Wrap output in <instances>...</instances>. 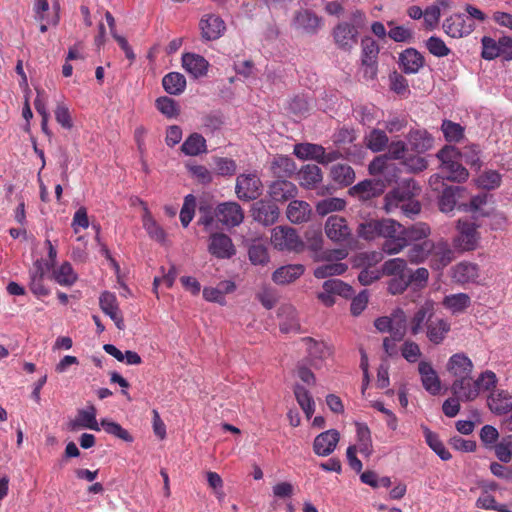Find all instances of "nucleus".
<instances>
[{
    "mask_svg": "<svg viewBox=\"0 0 512 512\" xmlns=\"http://www.w3.org/2000/svg\"><path fill=\"white\" fill-rule=\"evenodd\" d=\"M420 193V187L414 180H407L402 185L387 193L384 197V209L393 213L399 209L405 216L412 217L421 210V205L415 199Z\"/></svg>",
    "mask_w": 512,
    "mask_h": 512,
    "instance_id": "1",
    "label": "nucleus"
},
{
    "mask_svg": "<svg viewBox=\"0 0 512 512\" xmlns=\"http://www.w3.org/2000/svg\"><path fill=\"white\" fill-rule=\"evenodd\" d=\"M395 230L396 233L392 240L382 243L383 251L391 255L398 254L410 244L428 240L427 238L431 233L429 225L423 222L415 223L407 228L399 223V228Z\"/></svg>",
    "mask_w": 512,
    "mask_h": 512,
    "instance_id": "2",
    "label": "nucleus"
},
{
    "mask_svg": "<svg viewBox=\"0 0 512 512\" xmlns=\"http://www.w3.org/2000/svg\"><path fill=\"white\" fill-rule=\"evenodd\" d=\"M399 228V222L392 219H372L359 224L357 232L359 237L365 240H373L377 237H383L384 241L392 240L396 230Z\"/></svg>",
    "mask_w": 512,
    "mask_h": 512,
    "instance_id": "3",
    "label": "nucleus"
},
{
    "mask_svg": "<svg viewBox=\"0 0 512 512\" xmlns=\"http://www.w3.org/2000/svg\"><path fill=\"white\" fill-rule=\"evenodd\" d=\"M456 228L458 234L453 239L454 247L461 251L475 250L480 239L476 223L467 219H459Z\"/></svg>",
    "mask_w": 512,
    "mask_h": 512,
    "instance_id": "4",
    "label": "nucleus"
},
{
    "mask_svg": "<svg viewBox=\"0 0 512 512\" xmlns=\"http://www.w3.org/2000/svg\"><path fill=\"white\" fill-rule=\"evenodd\" d=\"M271 243L280 251H300L303 242L296 230L289 226H276L272 229Z\"/></svg>",
    "mask_w": 512,
    "mask_h": 512,
    "instance_id": "5",
    "label": "nucleus"
},
{
    "mask_svg": "<svg viewBox=\"0 0 512 512\" xmlns=\"http://www.w3.org/2000/svg\"><path fill=\"white\" fill-rule=\"evenodd\" d=\"M262 191V183L256 174H240L236 179L235 192L243 201L257 199Z\"/></svg>",
    "mask_w": 512,
    "mask_h": 512,
    "instance_id": "6",
    "label": "nucleus"
},
{
    "mask_svg": "<svg viewBox=\"0 0 512 512\" xmlns=\"http://www.w3.org/2000/svg\"><path fill=\"white\" fill-rule=\"evenodd\" d=\"M358 30L348 22L338 23L332 30L336 46L345 52H350L358 43Z\"/></svg>",
    "mask_w": 512,
    "mask_h": 512,
    "instance_id": "7",
    "label": "nucleus"
},
{
    "mask_svg": "<svg viewBox=\"0 0 512 512\" xmlns=\"http://www.w3.org/2000/svg\"><path fill=\"white\" fill-rule=\"evenodd\" d=\"M475 29V23L464 14H453L443 22L444 32L452 38L468 36Z\"/></svg>",
    "mask_w": 512,
    "mask_h": 512,
    "instance_id": "8",
    "label": "nucleus"
},
{
    "mask_svg": "<svg viewBox=\"0 0 512 512\" xmlns=\"http://www.w3.org/2000/svg\"><path fill=\"white\" fill-rule=\"evenodd\" d=\"M208 251L217 259H230L236 254L231 238L224 233H212L210 235Z\"/></svg>",
    "mask_w": 512,
    "mask_h": 512,
    "instance_id": "9",
    "label": "nucleus"
},
{
    "mask_svg": "<svg viewBox=\"0 0 512 512\" xmlns=\"http://www.w3.org/2000/svg\"><path fill=\"white\" fill-rule=\"evenodd\" d=\"M435 316V302L433 300H425V302L420 305L417 311L414 313L413 317L409 321V329L412 335L416 336L419 333L424 331V328L428 326V323Z\"/></svg>",
    "mask_w": 512,
    "mask_h": 512,
    "instance_id": "10",
    "label": "nucleus"
},
{
    "mask_svg": "<svg viewBox=\"0 0 512 512\" xmlns=\"http://www.w3.org/2000/svg\"><path fill=\"white\" fill-rule=\"evenodd\" d=\"M251 213L255 221L270 226L277 221L279 208L272 201L261 199L253 204Z\"/></svg>",
    "mask_w": 512,
    "mask_h": 512,
    "instance_id": "11",
    "label": "nucleus"
},
{
    "mask_svg": "<svg viewBox=\"0 0 512 512\" xmlns=\"http://www.w3.org/2000/svg\"><path fill=\"white\" fill-rule=\"evenodd\" d=\"M102 312L109 316L119 330L125 329V322L120 311L117 297L114 293L104 291L99 297Z\"/></svg>",
    "mask_w": 512,
    "mask_h": 512,
    "instance_id": "12",
    "label": "nucleus"
},
{
    "mask_svg": "<svg viewBox=\"0 0 512 512\" xmlns=\"http://www.w3.org/2000/svg\"><path fill=\"white\" fill-rule=\"evenodd\" d=\"M215 216L226 226L235 227L242 223L244 213L236 202H225L217 206Z\"/></svg>",
    "mask_w": 512,
    "mask_h": 512,
    "instance_id": "13",
    "label": "nucleus"
},
{
    "mask_svg": "<svg viewBox=\"0 0 512 512\" xmlns=\"http://www.w3.org/2000/svg\"><path fill=\"white\" fill-rule=\"evenodd\" d=\"M325 233L333 242L341 243L349 240L351 229L348 227L345 218L332 215L326 220Z\"/></svg>",
    "mask_w": 512,
    "mask_h": 512,
    "instance_id": "14",
    "label": "nucleus"
},
{
    "mask_svg": "<svg viewBox=\"0 0 512 512\" xmlns=\"http://www.w3.org/2000/svg\"><path fill=\"white\" fill-rule=\"evenodd\" d=\"M199 27L202 38L207 41L220 38L226 29L224 21L214 14L204 15L199 22Z\"/></svg>",
    "mask_w": 512,
    "mask_h": 512,
    "instance_id": "15",
    "label": "nucleus"
},
{
    "mask_svg": "<svg viewBox=\"0 0 512 512\" xmlns=\"http://www.w3.org/2000/svg\"><path fill=\"white\" fill-rule=\"evenodd\" d=\"M446 368L455 379H461L471 375L474 365L466 354L455 353L448 359Z\"/></svg>",
    "mask_w": 512,
    "mask_h": 512,
    "instance_id": "16",
    "label": "nucleus"
},
{
    "mask_svg": "<svg viewBox=\"0 0 512 512\" xmlns=\"http://www.w3.org/2000/svg\"><path fill=\"white\" fill-rule=\"evenodd\" d=\"M418 372L424 389L431 395H438L441 391V380L431 363L427 361L419 362Z\"/></svg>",
    "mask_w": 512,
    "mask_h": 512,
    "instance_id": "17",
    "label": "nucleus"
},
{
    "mask_svg": "<svg viewBox=\"0 0 512 512\" xmlns=\"http://www.w3.org/2000/svg\"><path fill=\"white\" fill-rule=\"evenodd\" d=\"M340 439L339 432L335 429H330L319 434L313 443V450L318 456H328L336 448Z\"/></svg>",
    "mask_w": 512,
    "mask_h": 512,
    "instance_id": "18",
    "label": "nucleus"
},
{
    "mask_svg": "<svg viewBox=\"0 0 512 512\" xmlns=\"http://www.w3.org/2000/svg\"><path fill=\"white\" fill-rule=\"evenodd\" d=\"M294 155L302 160L313 159L319 163L325 164L332 160L326 157L325 149L321 145L312 143H299L294 146Z\"/></svg>",
    "mask_w": 512,
    "mask_h": 512,
    "instance_id": "19",
    "label": "nucleus"
},
{
    "mask_svg": "<svg viewBox=\"0 0 512 512\" xmlns=\"http://www.w3.org/2000/svg\"><path fill=\"white\" fill-rule=\"evenodd\" d=\"M466 190L460 186H447L443 189L439 198V209L444 213H449L457 206L459 208L460 199L464 198Z\"/></svg>",
    "mask_w": 512,
    "mask_h": 512,
    "instance_id": "20",
    "label": "nucleus"
},
{
    "mask_svg": "<svg viewBox=\"0 0 512 512\" xmlns=\"http://www.w3.org/2000/svg\"><path fill=\"white\" fill-rule=\"evenodd\" d=\"M492 413L504 415L512 410V395L506 390H493L487 399Z\"/></svg>",
    "mask_w": 512,
    "mask_h": 512,
    "instance_id": "21",
    "label": "nucleus"
},
{
    "mask_svg": "<svg viewBox=\"0 0 512 512\" xmlns=\"http://www.w3.org/2000/svg\"><path fill=\"white\" fill-rule=\"evenodd\" d=\"M424 63L423 55L414 48H407L399 55V66L406 74L417 73Z\"/></svg>",
    "mask_w": 512,
    "mask_h": 512,
    "instance_id": "22",
    "label": "nucleus"
},
{
    "mask_svg": "<svg viewBox=\"0 0 512 512\" xmlns=\"http://www.w3.org/2000/svg\"><path fill=\"white\" fill-rule=\"evenodd\" d=\"M429 256L430 267L434 270H441L452 262L454 253L446 242L441 241L434 243V248Z\"/></svg>",
    "mask_w": 512,
    "mask_h": 512,
    "instance_id": "23",
    "label": "nucleus"
},
{
    "mask_svg": "<svg viewBox=\"0 0 512 512\" xmlns=\"http://www.w3.org/2000/svg\"><path fill=\"white\" fill-rule=\"evenodd\" d=\"M297 193V186L288 180L279 179L272 182L269 186V195L276 202L291 200Z\"/></svg>",
    "mask_w": 512,
    "mask_h": 512,
    "instance_id": "24",
    "label": "nucleus"
},
{
    "mask_svg": "<svg viewBox=\"0 0 512 512\" xmlns=\"http://www.w3.org/2000/svg\"><path fill=\"white\" fill-rule=\"evenodd\" d=\"M182 66L194 78H199L207 74L209 63L201 55L185 53L182 55Z\"/></svg>",
    "mask_w": 512,
    "mask_h": 512,
    "instance_id": "25",
    "label": "nucleus"
},
{
    "mask_svg": "<svg viewBox=\"0 0 512 512\" xmlns=\"http://www.w3.org/2000/svg\"><path fill=\"white\" fill-rule=\"evenodd\" d=\"M69 428L72 431H77L81 428L100 431L99 424L96 420L95 407L90 406L88 409L79 410L76 418L69 423Z\"/></svg>",
    "mask_w": 512,
    "mask_h": 512,
    "instance_id": "26",
    "label": "nucleus"
},
{
    "mask_svg": "<svg viewBox=\"0 0 512 512\" xmlns=\"http://www.w3.org/2000/svg\"><path fill=\"white\" fill-rule=\"evenodd\" d=\"M451 329L450 323L444 318H433L426 327V336L428 340L435 344H441Z\"/></svg>",
    "mask_w": 512,
    "mask_h": 512,
    "instance_id": "27",
    "label": "nucleus"
},
{
    "mask_svg": "<svg viewBox=\"0 0 512 512\" xmlns=\"http://www.w3.org/2000/svg\"><path fill=\"white\" fill-rule=\"evenodd\" d=\"M305 271L301 264H289L281 266L272 274V280L279 285H286L297 280Z\"/></svg>",
    "mask_w": 512,
    "mask_h": 512,
    "instance_id": "28",
    "label": "nucleus"
},
{
    "mask_svg": "<svg viewBox=\"0 0 512 512\" xmlns=\"http://www.w3.org/2000/svg\"><path fill=\"white\" fill-rule=\"evenodd\" d=\"M479 277V267L475 263L460 262L452 268V278L455 282L465 284L474 282Z\"/></svg>",
    "mask_w": 512,
    "mask_h": 512,
    "instance_id": "29",
    "label": "nucleus"
},
{
    "mask_svg": "<svg viewBox=\"0 0 512 512\" xmlns=\"http://www.w3.org/2000/svg\"><path fill=\"white\" fill-rule=\"evenodd\" d=\"M299 183L303 188L314 189L321 183L323 174L316 164H306L298 172Z\"/></svg>",
    "mask_w": 512,
    "mask_h": 512,
    "instance_id": "30",
    "label": "nucleus"
},
{
    "mask_svg": "<svg viewBox=\"0 0 512 512\" xmlns=\"http://www.w3.org/2000/svg\"><path fill=\"white\" fill-rule=\"evenodd\" d=\"M312 214L309 203L302 200H292L287 207V218L295 224L307 222Z\"/></svg>",
    "mask_w": 512,
    "mask_h": 512,
    "instance_id": "31",
    "label": "nucleus"
},
{
    "mask_svg": "<svg viewBox=\"0 0 512 512\" xmlns=\"http://www.w3.org/2000/svg\"><path fill=\"white\" fill-rule=\"evenodd\" d=\"M451 391L454 396H457L463 402L473 401L478 397V392L473 387L471 375L455 379L452 383Z\"/></svg>",
    "mask_w": 512,
    "mask_h": 512,
    "instance_id": "32",
    "label": "nucleus"
},
{
    "mask_svg": "<svg viewBox=\"0 0 512 512\" xmlns=\"http://www.w3.org/2000/svg\"><path fill=\"white\" fill-rule=\"evenodd\" d=\"M407 258L411 264L423 263L434 248L432 240H424L420 243H413L408 245Z\"/></svg>",
    "mask_w": 512,
    "mask_h": 512,
    "instance_id": "33",
    "label": "nucleus"
},
{
    "mask_svg": "<svg viewBox=\"0 0 512 512\" xmlns=\"http://www.w3.org/2000/svg\"><path fill=\"white\" fill-rule=\"evenodd\" d=\"M164 90L170 95H180L186 88V78L179 72H170L162 79Z\"/></svg>",
    "mask_w": 512,
    "mask_h": 512,
    "instance_id": "34",
    "label": "nucleus"
},
{
    "mask_svg": "<svg viewBox=\"0 0 512 512\" xmlns=\"http://www.w3.org/2000/svg\"><path fill=\"white\" fill-rule=\"evenodd\" d=\"M206 150V140L199 133L190 134L181 146V151L188 156H198Z\"/></svg>",
    "mask_w": 512,
    "mask_h": 512,
    "instance_id": "35",
    "label": "nucleus"
},
{
    "mask_svg": "<svg viewBox=\"0 0 512 512\" xmlns=\"http://www.w3.org/2000/svg\"><path fill=\"white\" fill-rule=\"evenodd\" d=\"M295 23L306 32L315 33L321 26V19L309 10H302L296 13Z\"/></svg>",
    "mask_w": 512,
    "mask_h": 512,
    "instance_id": "36",
    "label": "nucleus"
},
{
    "mask_svg": "<svg viewBox=\"0 0 512 512\" xmlns=\"http://www.w3.org/2000/svg\"><path fill=\"white\" fill-rule=\"evenodd\" d=\"M52 276L61 286H72L78 279L77 273L69 262H64L58 268H55Z\"/></svg>",
    "mask_w": 512,
    "mask_h": 512,
    "instance_id": "37",
    "label": "nucleus"
},
{
    "mask_svg": "<svg viewBox=\"0 0 512 512\" xmlns=\"http://www.w3.org/2000/svg\"><path fill=\"white\" fill-rule=\"evenodd\" d=\"M331 178L341 186H349L355 179V172L347 164H335L331 167Z\"/></svg>",
    "mask_w": 512,
    "mask_h": 512,
    "instance_id": "38",
    "label": "nucleus"
},
{
    "mask_svg": "<svg viewBox=\"0 0 512 512\" xmlns=\"http://www.w3.org/2000/svg\"><path fill=\"white\" fill-rule=\"evenodd\" d=\"M408 141L416 152H425L433 145V138L425 130H414L408 135Z\"/></svg>",
    "mask_w": 512,
    "mask_h": 512,
    "instance_id": "39",
    "label": "nucleus"
},
{
    "mask_svg": "<svg viewBox=\"0 0 512 512\" xmlns=\"http://www.w3.org/2000/svg\"><path fill=\"white\" fill-rule=\"evenodd\" d=\"M471 299L466 293H457L445 296L443 305L452 313H461L470 306Z\"/></svg>",
    "mask_w": 512,
    "mask_h": 512,
    "instance_id": "40",
    "label": "nucleus"
},
{
    "mask_svg": "<svg viewBox=\"0 0 512 512\" xmlns=\"http://www.w3.org/2000/svg\"><path fill=\"white\" fill-rule=\"evenodd\" d=\"M388 136L385 131L373 129L365 136L367 148L373 152H381L388 146Z\"/></svg>",
    "mask_w": 512,
    "mask_h": 512,
    "instance_id": "41",
    "label": "nucleus"
},
{
    "mask_svg": "<svg viewBox=\"0 0 512 512\" xmlns=\"http://www.w3.org/2000/svg\"><path fill=\"white\" fill-rule=\"evenodd\" d=\"M294 394L299 406L307 418H310L315 411V403L309 391L303 386L296 384L294 387Z\"/></svg>",
    "mask_w": 512,
    "mask_h": 512,
    "instance_id": "42",
    "label": "nucleus"
},
{
    "mask_svg": "<svg viewBox=\"0 0 512 512\" xmlns=\"http://www.w3.org/2000/svg\"><path fill=\"white\" fill-rule=\"evenodd\" d=\"M424 436L428 446L444 461L451 459L452 455L445 448L443 442L439 439V436L429 430L427 427L424 428Z\"/></svg>",
    "mask_w": 512,
    "mask_h": 512,
    "instance_id": "43",
    "label": "nucleus"
},
{
    "mask_svg": "<svg viewBox=\"0 0 512 512\" xmlns=\"http://www.w3.org/2000/svg\"><path fill=\"white\" fill-rule=\"evenodd\" d=\"M407 261L403 258H392L385 261L382 265L381 273L386 276H405L407 275Z\"/></svg>",
    "mask_w": 512,
    "mask_h": 512,
    "instance_id": "44",
    "label": "nucleus"
},
{
    "mask_svg": "<svg viewBox=\"0 0 512 512\" xmlns=\"http://www.w3.org/2000/svg\"><path fill=\"white\" fill-rule=\"evenodd\" d=\"M359 452L365 456L372 453V439L369 427L364 423H356Z\"/></svg>",
    "mask_w": 512,
    "mask_h": 512,
    "instance_id": "45",
    "label": "nucleus"
},
{
    "mask_svg": "<svg viewBox=\"0 0 512 512\" xmlns=\"http://www.w3.org/2000/svg\"><path fill=\"white\" fill-rule=\"evenodd\" d=\"M323 290L332 292L333 295H339L344 298H351L355 291L347 283L339 279H329L323 283Z\"/></svg>",
    "mask_w": 512,
    "mask_h": 512,
    "instance_id": "46",
    "label": "nucleus"
},
{
    "mask_svg": "<svg viewBox=\"0 0 512 512\" xmlns=\"http://www.w3.org/2000/svg\"><path fill=\"white\" fill-rule=\"evenodd\" d=\"M272 170L278 176L288 177L295 172L296 165L292 158L279 155L272 163Z\"/></svg>",
    "mask_w": 512,
    "mask_h": 512,
    "instance_id": "47",
    "label": "nucleus"
},
{
    "mask_svg": "<svg viewBox=\"0 0 512 512\" xmlns=\"http://www.w3.org/2000/svg\"><path fill=\"white\" fill-rule=\"evenodd\" d=\"M441 172L445 174L446 180L453 182H463L468 176V170L459 161L441 167Z\"/></svg>",
    "mask_w": 512,
    "mask_h": 512,
    "instance_id": "48",
    "label": "nucleus"
},
{
    "mask_svg": "<svg viewBox=\"0 0 512 512\" xmlns=\"http://www.w3.org/2000/svg\"><path fill=\"white\" fill-rule=\"evenodd\" d=\"M377 186L378 184L372 180H364L350 188L349 192L351 195L358 196L361 199H369L379 193Z\"/></svg>",
    "mask_w": 512,
    "mask_h": 512,
    "instance_id": "49",
    "label": "nucleus"
},
{
    "mask_svg": "<svg viewBox=\"0 0 512 512\" xmlns=\"http://www.w3.org/2000/svg\"><path fill=\"white\" fill-rule=\"evenodd\" d=\"M345 200L337 197L326 198L316 204V212L320 216H325L331 212L341 211L345 208Z\"/></svg>",
    "mask_w": 512,
    "mask_h": 512,
    "instance_id": "50",
    "label": "nucleus"
},
{
    "mask_svg": "<svg viewBox=\"0 0 512 512\" xmlns=\"http://www.w3.org/2000/svg\"><path fill=\"white\" fill-rule=\"evenodd\" d=\"M348 266L345 263H326L318 266L314 270V276L318 279H324L334 275H341L346 272Z\"/></svg>",
    "mask_w": 512,
    "mask_h": 512,
    "instance_id": "51",
    "label": "nucleus"
},
{
    "mask_svg": "<svg viewBox=\"0 0 512 512\" xmlns=\"http://www.w3.org/2000/svg\"><path fill=\"white\" fill-rule=\"evenodd\" d=\"M380 48L378 43L371 37H364L361 41V61H378Z\"/></svg>",
    "mask_w": 512,
    "mask_h": 512,
    "instance_id": "52",
    "label": "nucleus"
},
{
    "mask_svg": "<svg viewBox=\"0 0 512 512\" xmlns=\"http://www.w3.org/2000/svg\"><path fill=\"white\" fill-rule=\"evenodd\" d=\"M443 135L448 142H459L464 137V128L450 120H444L441 125Z\"/></svg>",
    "mask_w": 512,
    "mask_h": 512,
    "instance_id": "53",
    "label": "nucleus"
},
{
    "mask_svg": "<svg viewBox=\"0 0 512 512\" xmlns=\"http://www.w3.org/2000/svg\"><path fill=\"white\" fill-rule=\"evenodd\" d=\"M143 226L148 235L158 242L165 240L166 234L163 228L155 221L151 214L147 211L143 218Z\"/></svg>",
    "mask_w": 512,
    "mask_h": 512,
    "instance_id": "54",
    "label": "nucleus"
},
{
    "mask_svg": "<svg viewBox=\"0 0 512 512\" xmlns=\"http://www.w3.org/2000/svg\"><path fill=\"white\" fill-rule=\"evenodd\" d=\"M482 52L481 57L485 60L491 61L500 56V39L494 40L489 36H484L481 39Z\"/></svg>",
    "mask_w": 512,
    "mask_h": 512,
    "instance_id": "55",
    "label": "nucleus"
},
{
    "mask_svg": "<svg viewBox=\"0 0 512 512\" xmlns=\"http://www.w3.org/2000/svg\"><path fill=\"white\" fill-rule=\"evenodd\" d=\"M101 426L105 430V432L110 435H113L125 442L133 441L132 435L116 422L110 421L108 419H102Z\"/></svg>",
    "mask_w": 512,
    "mask_h": 512,
    "instance_id": "56",
    "label": "nucleus"
},
{
    "mask_svg": "<svg viewBox=\"0 0 512 512\" xmlns=\"http://www.w3.org/2000/svg\"><path fill=\"white\" fill-rule=\"evenodd\" d=\"M155 106L167 118L177 117L179 114V107L176 101L167 96H162L156 99Z\"/></svg>",
    "mask_w": 512,
    "mask_h": 512,
    "instance_id": "57",
    "label": "nucleus"
},
{
    "mask_svg": "<svg viewBox=\"0 0 512 512\" xmlns=\"http://www.w3.org/2000/svg\"><path fill=\"white\" fill-rule=\"evenodd\" d=\"M395 318H398V320L389 330L390 336L388 338L400 342L406 334V316L404 311L399 309L395 313Z\"/></svg>",
    "mask_w": 512,
    "mask_h": 512,
    "instance_id": "58",
    "label": "nucleus"
},
{
    "mask_svg": "<svg viewBox=\"0 0 512 512\" xmlns=\"http://www.w3.org/2000/svg\"><path fill=\"white\" fill-rule=\"evenodd\" d=\"M196 208V198L189 194L185 196L184 203L180 211V221L184 227H187L192 221Z\"/></svg>",
    "mask_w": 512,
    "mask_h": 512,
    "instance_id": "59",
    "label": "nucleus"
},
{
    "mask_svg": "<svg viewBox=\"0 0 512 512\" xmlns=\"http://www.w3.org/2000/svg\"><path fill=\"white\" fill-rule=\"evenodd\" d=\"M426 48L436 57H445L451 53V49L437 36H431L426 41Z\"/></svg>",
    "mask_w": 512,
    "mask_h": 512,
    "instance_id": "60",
    "label": "nucleus"
},
{
    "mask_svg": "<svg viewBox=\"0 0 512 512\" xmlns=\"http://www.w3.org/2000/svg\"><path fill=\"white\" fill-rule=\"evenodd\" d=\"M249 260L254 265H265L269 262L267 248L260 243L253 244L248 250Z\"/></svg>",
    "mask_w": 512,
    "mask_h": 512,
    "instance_id": "61",
    "label": "nucleus"
},
{
    "mask_svg": "<svg viewBox=\"0 0 512 512\" xmlns=\"http://www.w3.org/2000/svg\"><path fill=\"white\" fill-rule=\"evenodd\" d=\"M497 458L504 463H508L512 458V434L508 435L495 446Z\"/></svg>",
    "mask_w": 512,
    "mask_h": 512,
    "instance_id": "62",
    "label": "nucleus"
},
{
    "mask_svg": "<svg viewBox=\"0 0 512 512\" xmlns=\"http://www.w3.org/2000/svg\"><path fill=\"white\" fill-rule=\"evenodd\" d=\"M215 171L220 176H232L236 172V162L226 157H218L214 160Z\"/></svg>",
    "mask_w": 512,
    "mask_h": 512,
    "instance_id": "63",
    "label": "nucleus"
},
{
    "mask_svg": "<svg viewBox=\"0 0 512 512\" xmlns=\"http://www.w3.org/2000/svg\"><path fill=\"white\" fill-rule=\"evenodd\" d=\"M476 507L485 510H495L498 512H509L504 504H497L495 498L489 494L481 495L476 501Z\"/></svg>",
    "mask_w": 512,
    "mask_h": 512,
    "instance_id": "64",
    "label": "nucleus"
}]
</instances>
